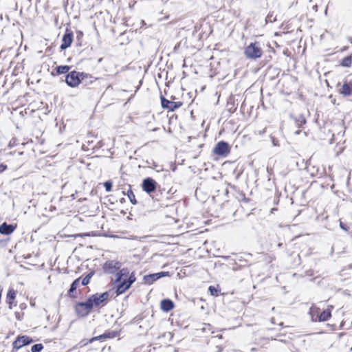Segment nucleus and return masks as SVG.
<instances>
[{"label": "nucleus", "mask_w": 352, "mask_h": 352, "mask_svg": "<svg viewBox=\"0 0 352 352\" xmlns=\"http://www.w3.org/2000/svg\"><path fill=\"white\" fill-rule=\"evenodd\" d=\"M87 77L86 74L73 71L67 75L65 81L69 86L76 87Z\"/></svg>", "instance_id": "f257e3e1"}, {"label": "nucleus", "mask_w": 352, "mask_h": 352, "mask_svg": "<svg viewBox=\"0 0 352 352\" xmlns=\"http://www.w3.org/2000/svg\"><path fill=\"white\" fill-rule=\"evenodd\" d=\"M245 56L251 59H256L261 56L262 50L258 43H253L245 49Z\"/></svg>", "instance_id": "f03ea898"}, {"label": "nucleus", "mask_w": 352, "mask_h": 352, "mask_svg": "<svg viewBox=\"0 0 352 352\" xmlns=\"http://www.w3.org/2000/svg\"><path fill=\"white\" fill-rule=\"evenodd\" d=\"M213 151L216 155L226 156L230 152V146L227 142L221 141L216 144Z\"/></svg>", "instance_id": "7ed1b4c3"}, {"label": "nucleus", "mask_w": 352, "mask_h": 352, "mask_svg": "<svg viewBox=\"0 0 352 352\" xmlns=\"http://www.w3.org/2000/svg\"><path fill=\"white\" fill-rule=\"evenodd\" d=\"M92 304L90 300H87L85 302L78 303L76 305V310L78 314L81 316H87L92 309Z\"/></svg>", "instance_id": "20e7f679"}, {"label": "nucleus", "mask_w": 352, "mask_h": 352, "mask_svg": "<svg viewBox=\"0 0 352 352\" xmlns=\"http://www.w3.org/2000/svg\"><path fill=\"white\" fill-rule=\"evenodd\" d=\"M121 267V263L117 261H107L103 265L104 272L113 274Z\"/></svg>", "instance_id": "39448f33"}, {"label": "nucleus", "mask_w": 352, "mask_h": 352, "mask_svg": "<svg viewBox=\"0 0 352 352\" xmlns=\"http://www.w3.org/2000/svg\"><path fill=\"white\" fill-rule=\"evenodd\" d=\"M142 186L145 192L151 193L155 190L157 183L153 179L148 177L143 180Z\"/></svg>", "instance_id": "423d86ee"}, {"label": "nucleus", "mask_w": 352, "mask_h": 352, "mask_svg": "<svg viewBox=\"0 0 352 352\" xmlns=\"http://www.w3.org/2000/svg\"><path fill=\"white\" fill-rule=\"evenodd\" d=\"M108 296V293L104 292L101 294L93 295L88 300L91 301L93 307L94 306H99L103 303L107 299Z\"/></svg>", "instance_id": "0eeeda50"}, {"label": "nucleus", "mask_w": 352, "mask_h": 352, "mask_svg": "<svg viewBox=\"0 0 352 352\" xmlns=\"http://www.w3.org/2000/svg\"><path fill=\"white\" fill-rule=\"evenodd\" d=\"M161 104L164 109H167L170 111H174L182 106L181 102L170 101L164 97H161Z\"/></svg>", "instance_id": "6e6552de"}, {"label": "nucleus", "mask_w": 352, "mask_h": 352, "mask_svg": "<svg viewBox=\"0 0 352 352\" xmlns=\"http://www.w3.org/2000/svg\"><path fill=\"white\" fill-rule=\"evenodd\" d=\"M31 342L32 340L26 336H19L17 339L13 342L12 346L14 349H19L22 346L29 344L31 343Z\"/></svg>", "instance_id": "1a4fd4ad"}, {"label": "nucleus", "mask_w": 352, "mask_h": 352, "mask_svg": "<svg viewBox=\"0 0 352 352\" xmlns=\"http://www.w3.org/2000/svg\"><path fill=\"white\" fill-rule=\"evenodd\" d=\"M168 274L169 273L168 272H159V273L149 274L148 276H144V280H145L146 283L151 285L155 280H156L162 277L168 276Z\"/></svg>", "instance_id": "9d476101"}, {"label": "nucleus", "mask_w": 352, "mask_h": 352, "mask_svg": "<svg viewBox=\"0 0 352 352\" xmlns=\"http://www.w3.org/2000/svg\"><path fill=\"white\" fill-rule=\"evenodd\" d=\"M73 41V35L72 33L65 34L62 39V44L60 45L61 50H65L69 47Z\"/></svg>", "instance_id": "9b49d317"}, {"label": "nucleus", "mask_w": 352, "mask_h": 352, "mask_svg": "<svg viewBox=\"0 0 352 352\" xmlns=\"http://www.w3.org/2000/svg\"><path fill=\"white\" fill-rule=\"evenodd\" d=\"M14 229L15 226L3 223L0 226V233L3 234H10L14 232Z\"/></svg>", "instance_id": "f8f14e48"}, {"label": "nucleus", "mask_w": 352, "mask_h": 352, "mask_svg": "<svg viewBox=\"0 0 352 352\" xmlns=\"http://www.w3.org/2000/svg\"><path fill=\"white\" fill-rule=\"evenodd\" d=\"M119 283L117 285L116 288V294L120 295L124 293L126 289H128L130 286L126 282V279H124L121 282H118Z\"/></svg>", "instance_id": "ddd939ff"}, {"label": "nucleus", "mask_w": 352, "mask_h": 352, "mask_svg": "<svg viewBox=\"0 0 352 352\" xmlns=\"http://www.w3.org/2000/svg\"><path fill=\"white\" fill-rule=\"evenodd\" d=\"M333 308L332 306L329 307L326 310L323 311L318 316V320L320 322H324L328 320L331 314V309Z\"/></svg>", "instance_id": "4468645a"}, {"label": "nucleus", "mask_w": 352, "mask_h": 352, "mask_svg": "<svg viewBox=\"0 0 352 352\" xmlns=\"http://www.w3.org/2000/svg\"><path fill=\"white\" fill-rule=\"evenodd\" d=\"M160 306H161V309L163 311H169L170 310H171L173 308L174 305H173V302L170 300L165 299V300H162Z\"/></svg>", "instance_id": "2eb2a0df"}, {"label": "nucleus", "mask_w": 352, "mask_h": 352, "mask_svg": "<svg viewBox=\"0 0 352 352\" xmlns=\"http://www.w3.org/2000/svg\"><path fill=\"white\" fill-rule=\"evenodd\" d=\"M340 92L344 96L352 94V83H344L340 88Z\"/></svg>", "instance_id": "dca6fc26"}, {"label": "nucleus", "mask_w": 352, "mask_h": 352, "mask_svg": "<svg viewBox=\"0 0 352 352\" xmlns=\"http://www.w3.org/2000/svg\"><path fill=\"white\" fill-rule=\"evenodd\" d=\"M16 292L13 289H10L7 294V302L9 305V308L12 309V305L14 300L16 298Z\"/></svg>", "instance_id": "f3484780"}, {"label": "nucleus", "mask_w": 352, "mask_h": 352, "mask_svg": "<svg viewBox=\"0 0 352 352\" xmlns=\"http://www.w3.org/2000/svg\"><path fill=\"white\" fill-rule=\"evenodd\" d=\"M318 310H319V309L318 307H316V306L313 305L311 307L309 314L311 315L312 321L316 322L318 320V316L320 315L318 313Z\"/></svg>", "instance_id": "a211bd4d"}, {"label": "nucleus", "mask_w": 352, "mask_h": 352, "mask_svg": "<svg viewBox=\"0 0 352 352\" xmlns=\"http://www.w3.org/2000/svg\"><path fill=\"white\" fill-rule=\"evenodd\" d=\"M129 274V271L127 269H122L118 273V278L116 279L117 282H121L122 280L123 276H127Z\"/></svg>", "instance_id": "6ab92c4d"}, {"label": "nucleus", "mask_w": 352, "mask_h": 352, "mask_svg": "<svg viewBox=\"0 0 352 352\" xmlns=\"http://www.w3.org/2000/svg\"><path fill=\"white\" fill-rule=\"evenodd\" d=\"M69 70V67L67 65L58 66L56 68V72L58 74H66Z\"/></svg>", "instance_id": "aec40b11"}, {"label": "nucleus", "mask_w": 352, "mask_h": 352, "mask_svg": "<svg viewBox=\"0 0 352 352\" xmlns=\"http://www.w3.org/2000/svg\"><path fill=\"white\" fill-rule=\"evenodd\" d=\"M80 279H76L72 284L71 287L69 290V294L72 296V293L76 289L78 286L79 285Z\"/></svg>", "instance_id": "412c9836"}, {"label": "nucleus", "mask_w": 352, "mask_h": 352, "mask_svg": "<svg viewBox=\"0 0 352 352\" xmlns=\"http://www.w3.org/2000/svg\"><path fill=\"white\" fill-rule=\"evenodd\" d=\"M352 63V58L351 56L345 57L342 61L341 65L344 67H350Z\"/></svg>", "instance_id": "4be33fe9"}, {"label": "nucleus", "mask_w": 352, "mask_h": 352, "mask_svg": "<svg viewBox=\"0 0 352 352\" xmlns=\"http://www.w3.org/2000/svg\"><path fill=\"white\" fill-rule=\"evenodd\" d=\"M110 338V334L109 333H108V334L107 333H104L103 335L92 338L91 340H89V343H91L94 340H100L102 338Z\"/></svg>", "instance_id": "5701e85b"}, {"label": "nucleus", "mask_w": 352, "mask_h": 352, "mask_svg": "<svg viewBox=\"0 0 352 352\" xmlns=\"http://www.w3.org/2000/svg\"><path fill=\"white\" fill-rule=\"evenodd\" d=\"M43 346L41 344H36L32 346V352H40L43 349Z\"/></svg>", "instance_id": "b1692460"}, {"label": "nucleus", "mask_w": 352, "mask_h": 352, "mask_svg": "<svg viewBox=\"0 0 352 352\" xmlns=\"http://www.w3.org/2000/svg\"><path fill=\"white\" fill-rule=\"evenodd\" d=\"M127 195H128V197H129L131 202L133 204H135L136 200L135 199V195L133 194V191L131 190H128Z\"/></svg>", "instance_id": "393cba45"}, {"label": "nucleus", "mask_w": 352, "mask_h": 352, "mask_svg": "<svg viewBox=\"0 0 352 352\" xmlns=\"http://www.w3.org/2000/svg\"><path fill=\"white\" fill-rule=\"evenodd\" d=\"M208 289L212 296H218L219 291L217 288L214 287V286H210Z\"/></svg>", "instance_id": "a878e982"}, {"label": "nucleus", "mask_w": 352, "mask_h": 352, "mask_svg": "<svg viewBox=\"0 0 352 352\" xmlns=\"http://www.w3.org/2000/svg\"><path fill=\"white\" fill-rule=\"evenodd\" d=\"M135 281V275L133 274V273H132L130 275V276L127 280H126V282L130 287H131V284L133 283Z\"/></svg>", "instance_id": "bb28decb"}, {"label": "nucleus", "mask_w": 352, "mask_h": 352, "mask_svg": "<svg viewBox=\"0 0 352 352\" xmlns=\"http://www.w3.org/2000/svg\"><path fill=\"white\" fill-rule=\"evenodd\" d=\"M92 274H89L88 275H87L82 280V285H87L89 283V280L91 277Z\"/></svg>", "instance_id": "cd10ccee"}, {"label": "nucleus", "mask_w": 352, "mask_h": 352, "mask_svg": "<svg viewBox=\"0 0 352 352\" xmlns=\"http://www.w3.org/2000/svg\"><path fill=\"white\" fill-rule=\"evenodd\" d=\"M104 186L107 192H110L111 190L112 184L110 182H104Z\"/></svg>", "instance_id": "c85d7f7f"}, {"label": "nucleus", "mask_w": 352, "mask_h": 352, "mask_svg": "<svg viewBox=\"0 0 352 352\" xmlns=\"http://www.w3.org/2000/svg\"><path fill=\"white\" fill-rule=\"evenodd\" d=\"M266 21L267 22H273V21H276V19L275 18H273V16L272 14H269L267 18H266Z\"/></svg>", "instance_id": "c756f323"}, {"label": "nucleus", "mask_w": 352, "mask_h": 352, "mask_svg": "<svg viewBox=\"0 0 352 352\" xmlns=\"http://www.w3.org/2000/svg\"><path fill=\"white\" fill-rule=\"evenodd\" d=\"M7 169V166L5 164H0V173H3L4 170Z\"/></svg>", "instance_id": "7c9ffc66"}, {"label": "nucleus", "mask_w": 352, "mask_h": 352, "mask_svg": "<svg viewBox=\"0 0 352 352\" xmlns=\"http://www.w3.org/2000/svg\"><path fill=\"white\" fill-rule=\"evenodd\" d=\"M340 226L344 230H345V231L348 230V228L343 224V223L342 221L340 222Z\"/></svg>", "instance_id": "2f4dec72"}, {"label": "nucleus", "mask_w": 352, "mask_h": 352, "mask_svg": "<svg viewBox=\"0 0 352 352\" xmlns=\"http://www.w3.org/2000/svg\"><path fill=\"white\" fill-rule=\"evenodd\" d=\"M272 143H273L274 146H277L278 145V144L276 142V140L274 138H272Z\"/></svg>", "instance_id": "473e14b6"}, {"label": "nucleus", "mask_w": 352, "mask_h": 352, "mask_svg": "<svg viewBox=\"0 0 352 352\" xmlns=\"http://www.w3.org/2000/svg\"><path fill=\"white\" fill-rule=\"evenodd\" d=\"M88 342L84 343L82 346L86 345Z\"/></svg>", "instance_id": "72a5a7b5"}, {"label": "nucleus", "mask_w": 352, "mask_h": 352, "mask_svg": "<svg viewBox=\"0 0 352 352\" xmlns=\"http://www.w3.org/2000/svg\"><path fill=\"white\" fill-rule=\"evenodd\" d=\"M351 350H352V347H351Z\"/></svg>", "instance_id": "f704fd0d"}]
</instances>
